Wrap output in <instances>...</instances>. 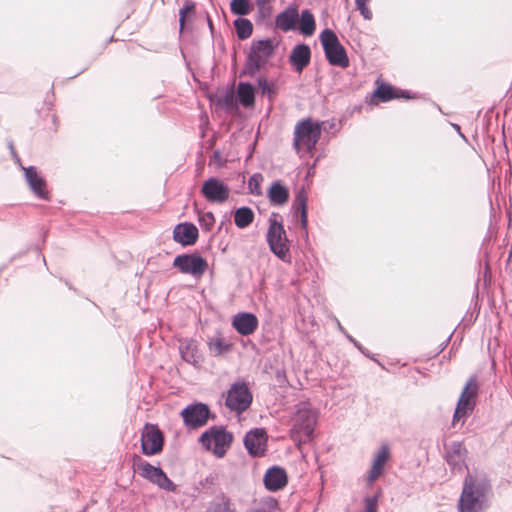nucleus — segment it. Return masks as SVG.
Segmentation results:
<instances>
[{"mask_svg": "<svg viewBox=\"0 0 512 512\" xmlns=\"http://www.w3.org/2000/svg\"><path fill=\"white\" fill-rule=\"evenodd\" d=\"M493 495L490 480L484 473H468L459 498V512H484L490 507Z\"/></svg>", "mask_w": 512, "mask_h": 512, "instance_id": "nucleus-1", "label": "nucleus"}, {"mask_svg": "<svg viewBox=\"0 0 512 512\" xmlns=\"http://www.w3.org/2000/svg\"><path fill=\"white\" fill-rule=\"evenodd\" d=\"M275 27L282 32L298 30L304 36H312L316 30V21L309 9L299 13L298 7L291 4L275 17Z\"/></svg>", "mask_w": 512, "mask_h": 512, "instance_id": "nucleus-2", "label": "nucleus"}, {"mask_svg": "<svg viewBox=\"0 0 512 512\" xmlns=\"http://www.w3.org/2000/svg\"><path fill=\"white\" fill-rule=\"evenodd\" d=\"M317 422V413L310 402L302 401L296 405V411L292 418L290 437L295 442L311 440Z\"/></svg>", "mask_w": 512, "mask_h": 512, "instance_id": "nucleus-3", "label": "nucleus"}, {"mask_svg": "<svg viewBox=\"0 0 512 512\" xmlns=\"http://www.w3.org/2000/svg\"><path fill=\"white\" fill-rule=\"evenodd\" d=\"M131 460L134 471L142 478L156 485L159 489L167 492H177V485L167 476L162 468L150 464L137 454H133Z\"/></svg>", "mask_w": 512, "mask_h": 512, "instance_id": "nucleus-4", "label": "nucleus"}, {"mask_svg": "<svg viewBox=\"0 0 512 512\" xmlns=\"http://www.w3.org/2000/svg\"><path fill=\"white\" fill-rule=\"evenodd\" d=\"M277 216L278 214L273 213L269 217V227L266 235L267 243L270 251L275 256L284 262L290 263V243L282 223L276 219Z\"/></svg>", "mask_w": 512, "mask_h": 512, "instance_id": "nucleus-5", "label": "nucleus"}, {"mask_svg": "<svg viewBox=\"0 0 512 512\" xmlns=\"http://www.w3.org/2000/svg\"><path fill=\"white\" fill-rule=\"evenodd\" d=\"M320 41L326 60L330 65L343 69L349 66L347 52L333 30L324 29L320 34Z\"/></svg>", "mask_w": 512, "mask_h": 512, "instance_id": "nucleus-6", "label": "nucleus"}, {"mask_svg": "<svg viewBox=\"0 0 512 512\" xmlns=\"http://www.w3.org/2000/svg\"><path fill=\"white\" fill-rule=\"evenodd\" d=\"M321 137V125L311 118L300 121L295 127L294 132V148L299 151L300 146L306 148L307 151L315 149Z\"/></svg>", "mask_w": 512, "mask_h": 512, "instance_id": "nucleus-7", "label": "nucleus"}, {"mask_svg": "<svg viewBox=\"0 0 512 512\" xmlns=\"http://www.w3.org/2000/svg\"><path fill=\"white\" fill-rule=\"evenodd\" d=\"M479 386L475 375L471 376L465 387L463 388L459 400L457 402L452 422L456 424L462 418L471 415L476 406V398L478 395Z\"/></svg>", "mask_w": 512, "mask_h": 512, "instance_id": "nucleus-8", "label": "nucleus"}, {"mask_svg": "<svg viewBox=\"0 0 512 512\" xmlns=\"http://www.w3.org/2000/svg\"><path fill=\"white\" fill-rule=\"evenodd\" d=\"M233 441V434L223 426H212L206 430L199 438L202 446L210 450L212 443L214 444L213 453L221 458L226 453V447H229Z\"/></svg>", "mask_w": 512, "mask_h": 512, "instance_id": "nucleus-9", "label": "nucleus"}, {"mask_svg": "<svg viewBox=\"0 0 512 512\" xmlns=\"http://www.w3.org/2000/svg\"><path fill=\"white\" fill-rule=\"evenodd\" d=\"M253 394L245 381L234 382L227 391L226 407L237 414L245 412L251 406Z\"/></svg>", "mask_w": 512, "mask_h": 512, "instance_id": "nucleus-10", "label": "nucleus"}, {"mask_svg": "<svg viewBox=\"0 0 512 512\" xmlns=\"http://www.w3.org/2000/svg\"><path fill=\"white\" fill-rule=\"evenodd\" d=\"M172 267L182 274L200 279L208 268V262L198 252L183 253L174 258Z\"/></svg>", "mask_w": 512, "mask_h": 512, "instance_id": "nucleus-11", "label": "nucleus"}, {"mask_svg": "<svg viewBox=\"0 0 512 512\" xmlns=\"http://www.w3.org/2000/svg\"><path fill=\"white\" fill-rule=\"evenodd\" d=\"M140 441L143 455H157L163 450L164 434L157 424L146 423L142 429Z\"/></svg>", "mask_w": 512, "mask_h": 512, "instance_id": "nucleus-12", "label": "nucleus"}, {"mask_svg": "<svg viewBox=\"0 0 512 512\" xmlns=\"http://www.w3.org/2000/svg\"><path fill=\"white\" fill-rule=\"evenodd\" d=\"M184 425L192 430L203 427L211 416L210 408L202 402H194L187 405L180 413Z\"/></svg>", "mask_w": 512, "mask_h": 512, "instance_id": "nucleus-13", "label": "nucleus"}, {"mask_svg": "<svg viewBox=\"0 0 512 512\" xmlns=\"http://www.w3.org/2000/svg\"><path fill=\"white\" fill-rule=\"evenodd\" d=\"M445 461L447 462L451 472L461 473L467 469L466 458L467 449L460 441H452L449 444H444Z\"/></svg>", "mask_w": 512, "mask_h": 512, "instance_id": "nucleus-14", "label": "nucleus"}, {"mask_svg": "<svg viewBox=\"0 0 512 512\" xmlns=\"http://www.w3.org/2000/svg\"><path fill=\"white\" fill-rule=\"evenodd\" d=\"M201 194L211 203H223L229 198L230 189L218 178L210 177L201 187Z\"/></svg>", "mask_w": 512, "mask_h": 512, "instance_id": "nucleus-15", "label": "nucleus"}, {"mask_svg": "<svg viewBox=\"0 0 512 512\" xmlns=\"http://www.w3.org/2000/svg\"><path fill=\"white\" fill-rule=\"evenodd\" d=\"M244 446L248 454L254 458L261 457L267 449V434L263 428L248 431L244 437Z\"/></svg>", "mask_w": 512, "mask_h": 512, "instance_id": "nucleus-16", "label": "nucleus"}, {"mask_svg": "<svg viewBox=\"0 0 512 512\" xmlns=\"http://www.w3.org/2000/svg\"><path fill=\"white\" fill-rule=\"evenodd\" d=\"M25 180L28 184L31 192L39 199L49 200L50 192L47 188L46 180L38 173V170L35 166L23 167Z\"/></svg>", "mask_w": 512, "mask_h": 512, "instance_id": "nucleus-17", "label": "nucleus"}, {"mask_svg": "<svg viewBox=\"0 0 512 512\" xmlns=\"http://www.w3.org/2000/svg\"><path fill=\"white\" fill-rule=\"evenodd\" d=\"M179 353L183 361L194 367L200 366L203 362V356L199 350V343L193 338H185L180 341Z\"/></svg>", "mask_w": 512, "mask_h": 512, "instance_id": "nucleus-18", "label": "nucleus"}, {"mask_svg": "<svg viewBox=\"0 0 512 512\" xmlns=\"http://www.w3.org/2000/svg\"><path fill=\"white\" fill-rule=\"evenodd\" d=\"M263 482L268 491L276 492L287 485L288 476L284 468L280 466H272L266 470Z\"/></svg>", "mask_w": 512, "mask_h": 512, "instance_id": "nucleus-19", "label": "nucleus"}, {"mask_svg": "<svg viewBox=\"0 0 512 512\" xmlns=\"http://www.w3.org/2000/svg\"><path fill=\"white\" fill-rule=\"evenodd\" d=\"M198 235L197 227L190 222L179 223L173 229V240L182 246L194 245Z\"/></svg>", "mask_w": 512, "mask_h": 512, "instance_id": "nucleus-20", "label": "nucleus"}, {"mask_svg": "<svg viewBox=\"0 0 512 512\" xmlns=\"http://www.w3.org/2000/svg\"><path fill=\"white\" fill-rule=\"evenodd\" d=\"M258 318L250 312H240L233 317L232 326L242 336L252 334L258 327Z\"/></svg>", "mask_w": 512, "mask_h": 512, "instance_id": "nucleus-21", "label": "nucleus"}, {"mask_svg": "<svg viewBox=\"0 0 512 512\" xmlns=\"http://www.w3.org/2000/svg\"><path fill=\"white\" fill-rule=\"evenodd\" d=\"M311 61V49L309 45L300 43L294 46L290 55L289 62L295 71L301 73Z\"/></svg>", "mask_w": 512, "mask_h": 512, "instance_id": "nucleus-22", "label": "nucleus"}, {"mask_svg": "<svg viewBox=\"0 0 512 512\" xmlns=\"http://www.w3.org/2000/svg\"><path fill=\"white\" fill-rule=\"evenodd\" d=\"M389 456L390 452L388 445H382L372 461V466L369 470L367 477L369 483L374 482L383 473L385 464L388 461Z\"/></svg>", "mask_w": 512, "mask_h": 512, "instance_id": "nucleus-23", "label": "nucleus"}, {"mask_svg": "<svg viewBox=\"0 0 512 512\" xmlns=\"http://www.w3.org/2000/svg\"><path fill=\"white\" fill-rule=\"evenodd\" d=\"M307 193L304 188H301L295 195L292 208L295 210V214L300 216L301 228L307 232L308 226V211H307Z\"/></svg>", "mask_w": 512, "mask_h": 512, "instance_id": "nucleus-24", "label": "nucleus"}, {"mask_svg": "<svg viewBox=\"0 0 512 512\" xmlns=\"http://www.w3.org/2000/svg\"><path fill=\"white\" fill-rule=\"evenodd\" d=\"M256 89L250 82H240L237 87V100L245 108L255 104Z\"/></svg>", "mask_w": 512, "mask_h": 512, "instance_id": "nucleus-25", "label": "nucleus"}, {"mask_svg": "<svg viewBox=\"0 0 512 512\" xmlns=\"http://www.w3.org/2000/svg\"><path fill=\"white\" fill-rule=\"evenodd\" d=\"M268 198L273 205H283L289 199V191L281 181L277 180L271 184Z\"/></svg>", "mask_w": 512, "mask_h": 512, "instance_id": "nucleus-26", "label": "nucleus"}, {"mask_svg": "<svg viewBox=\"0 0 512 512\" xmlns=\"http://www.w3.org/2000/svg\"><path fill=\"white\" fill-rule=\"evenodd\" d=\"M206 512H236L232 500L221 492L215 496Z\"/></svg>", "mask_w": 512, "mask_h": 512, "instance_id": "nucleus-27", "label": "nucleus"}, {"mask_svg": "<svg viewBox=\"0 0 512 512\" xmlns=\"http://www.w3.org/2000/svg\"><path fill=\"white\" fill-rule=\"evenodd\" d=\"M275 47L271 39H261L252 44L250 54L262 57L266 62V60L273 55Z\"/></svg>", "mask_w": 512, "mask_h": 512, "instance_id": "nucleus-28", "label": "nucleus"}, {"mask_svg": "<svg viewBox=\"0 0 512 512\" xmlns=\"http://www.w3.org/2000/svg\"><path fill=\"white\" fill-rule=\"evenodd\" d=\"M254 218V212L248 206L239 207L234 211V223L240 229L248 227L254 221Z\"/></svg>", "mask_w": 512, "mask_h": 512, "instance_id": "nucleus-29", "label": "nucleus"}, {"mask_svg": "<svg viewBox=\"0 0 512 512\" xmlns=\"http://www.w3.org/2000/svg\"><path fill=\"white\" fill-rule=\"evenodd\" d=\"M373 96L381 102H388L399 98L398 89L386 83H381L373 92Z\"/></svg>", "mask_w": 512, "mask_h": 512, "instance_id": "nucleus-30", "label": "nucleus"}, {"mask_svg": "<svg viewBox=\"0 0 512 512\" xmlns=\"http://www.w3.org/2000/svg\"><path fill=\"white\" fill-rule=\"evenodd\" d=\"M238 39L245 40L249 38L253 32V24L247 18L238 17L233 22Z\"/></svg>", "mask_w": 512, "mask_h": 512, "instance_id": "nucleus-31", "label": "nucleus"}, {"mask_svg": "<svg viewBox=\"0 0 512 512\" xmlns=\"http://www.w3.org/2000/svg\"><path fill=\"white\" fill-rule=\"evenodd\" d=\"M209 350L214 356H220L224 353L229 352L232 349V345L226 342L221 337L212 338L208 341Z\"/></svg>", "mask_w": 512, "mask_h": 512, "instance_id": "nucleus-32", "label": "nucleus"}, {"mask_svg": "<svg viewBox=\"0 0 512 512\" xmlns=\"http://www.w3.org/2000/svg\"><path fill=\"white\" fill-rule=\"evenodd\" d=\"M251 9L250 0H231L230 2V10L234 15H248Z\"/></svg>", "mask_w": 512, "mask_h": 512, "instance_id": "nucleus-33", "label": "nucleus"}, {"mask_svg": "<svg viewBox=\"0 0 512 512\" xmlns=\"http://www.w3.org/2000/svg\"><path fill=\"white\" fill-rule=\"evenodd\" d=\"M265 61L262 57L249 53L245 73L254 76L264 65Z\"/></svg>", "mask_w": 512, "mask_h": 512, "instance_id": "nucleus-34", "label": "nucleus"}, {"mask_svg": "<svg viewBox=\"0 0 512 512\" xmlns=\"http://www.w3.org/2000/svg\"><path fill=\"white\" fill-rule=\"evenodd\" d=\"M263 181V175L261 173H254L248 180V192L255 196L262 195L261 182Z\"/></svg>", "mask_w": 512, "mask_h": 512, "instance_id": "nucleus-35", "label": "nucleus"}, {"mask_svg": "<svg viewBox=\"0 0 512 512\" xmlns=\"http://www.w3.org/2000/svg\"><path fill=\"white\" fill-rule=\"evenodd\" d=\"M195 6L196 5L193 0H184L183 7L179 10V23L181 30L184 28L187 13L194 12Z\"/></svg>", "mask_w": 512, "mask_h": 512, "instance_id": "nucleus-36", "label": "nucleus"}, {"mask_svg": "<svg viewBox=\"0 0 512 512\" xmlns=\"http://www.w3.org/2000/svg\"><path fill=\"white\" fill-rule=\"evenodd\" d=\"M257 84L263 95H267L268 97L271 98L276 94L273 82H269L265 78L260 77L257 80Z\"/></svg>", "mask_w": 512, "mask_h": 512, "instance_id": "nucleus-37", "label": "nucleus"}, {"mask_svg": "<svg viewBox=\"0 0 512 512\" xmlns=\"http://www.w3.org/2000/svg\"><path fill=\"white\" fill-rule=\"evenodd\" d=\"M200 226L206 230L210 231L215 223V218L212 212H205L199 216Z\"/></svg>", "mask_w": 512, "mask_h": 512, "instance_id": "nucleus-38", "label": "nucleus"}, {"mask_svg": "<svg viewBox=\"0 0 512 512\" xmlns=\"http://www.w3.org/2000/svg\"><path fill=\"white\" fill-rule=\"evenodd\" d=\"M378 499L379 494L365 497V511L364 512H378Z\"/></svg>", "mask_w": 512, "mask_h": 512, "instance_id": "nucleus-39", "label": "nucleus"}, {"mask_svg": "<svg viewBox=\"0 0 512 512\" xmlns=\"http://www.w3.org/2000/svg\"><path fill=\"white\" fill-rule=\"evenodd\" d=\"M368 1L369 0H355L357 9L366 20L372 19L373 16L371 10L367 7Z\"/></svg>", "mask_w": 512, "mask_h": 512, "instance_id": "nucleus-40", "label": "nucleus"}, {"mask_svg": "<svg viewBox=\"0 0 512 512\" xmlns=\"http://www.w3.org/2000/svg\"><path fill=\"white\" fill-rule=\"evenodd\" d=\"M345 337L351 342L362 354H364L367 357H370L369 352L349 333L345 335Z\"/></svg>", "mask_w": 512, "mask_h": 512, "instance_id": "nucleus-41", "label": "nucleus"}, {"mask_svg": "<svg viewBox=\"0 0 512 512\" xmlns=\"http://www.w3.org/2000/svg\"><path fill=\"white\" fill-rule=\"evenodd\" d=\"M258 13L261 15L262 18L269 17L272 13V7L268 4L263 5H257Z\"/></svg>", "mask_w": 512, "mask_h": 512, "instance_id": "nucleus-42", "label": "nucleus"}, {"mask_svg": "<svg viewBox=\"0 0 512 512\" xmlns=\"http://www.w3.org/2000/svg\"><path fill=\"white\" fill-rule=\"evenodd\" d=\"M224 104L227 108H233L235 106L233 94H227L225 96Z\"/></svg>", "mask_w": 512, "mask_h": 512, "instance_id": "nucleus-43", "label": "nucleus"}, {"mask_svg": "<svg viewBox=\"0 0 512 512\" xmlns=\"http://www.w3.org/2000/svg\"><path fill=\"white\" fill-rule=\"evenodd\" d=\"M399 98L410 99L412 98L410 91L398 89Z\"/></svg>", "mask_w": 512, "mask_h": 512, "instance_id": "nucleus-44", "label": "nucleus"}, {"mask_svg": "<svg viewBox=\"0 0 512 512\" xmlns=\"http://www.w3.org/2000/svg\"><path fill=\"white\" fill-rule=\"evenodd\" d=\"M453 128L457 131V133L459 134V136L464 140V141H468L466 136L461 132V128L458 124H452Z\"/></svg>", "mask_w": 512, "mask_h": 512, "instance_id": "nucleus-45", "label": "nucleus"}, {"mask_svg": "<svg viewBox=\"0 0 512 512\" xmlns=\"http://www.w3.org/2000/svg\"><path fill=\"white\" fill-rule=\"evenodd\" d=\"M452 334H450L447 339L442 343L440 344V350H439V353L442 352L448 345L449 341H450V338H451Z\"/></svg>", "mask_w": 512, "mask_h": 512, "instance_id": "nucleus-46", "label": "nucleus"}, {"mask_svg": "<svg viewBox=\"0 0 512 512\" xmlns=\"http://www.w3.org/2000/svg\"><path fill=\"white\" fill-rule=\"evenodd\" d=\"M220 157H221V152L219 150H215L213 152V158L216 160V161H219L220 160Z\"/></svg>", "mask_w": 512, "mask_h": 512, "instance_id": "nucleus-47", "label": "nucleus"}, {"mask_svg": "<svg viewBox=\"0 0 512 512\" xmlns=\"http://www.w3.org/2000/svg\"><path fill=\"white\" fill-rule=\"evenodd\" d=\"M337 327H338L339 331L341 333H343V335L347 334V331L342 327V325L340 324V322L338 320H337Z\"/></svg>", "mask_w": 512, "mask_h": 512, "instance_id": "nucleus-48", "label": "nucleus"}, {"mask_svg": "<svg viewBox=\"0 0 512 512\" xmlns=\"http://www.w3.org/2000/svg\"><path fill=\"white\" fill-rule=\"evenodd\" d=\"M271 0H256V5L268 4Z\"/></svg>", "mask_w": 512, "mask_h": 512, "instance_id": "nucleus-49", "label": "nucleus"}, {"mask_svg": "<svg viewBox=\"0 0 512 512\" xmlns=\"http://www.w3.org/2000/svg\"><path fill=\"white\" fill-rule=\"evenodd\" d=\"M208 26H209L210 30L213 31V23L209 16H208Z\"/></svg>", "mask_w": 512, "mask_h": 512, "instance_id": "nucleus-50", "label": "nucleus"}, {"mask_svg": "<svg viewBox=\"0 0 512 512\" xmlns=\"http://www.w3.org/2000/svg\"><path fill=\"white\" fill-rule=\"evenodd\" d=\"M284 377H285V375H284V374H283V375H281L279 371L277 372V378H278V380H279L280 378H284Z\"/></svg>", "mask_w": 512, "mask_h": 512, "instance_id": "nucleus-51", "label": "nucleus"}, {"mask_svg": "<svg viewBox=\"0 0 512 512\" xmlns=\"http://www.w3.org/2000/svg\"><path fill=\"white\" fill-rule=\"evenodd\" d=\"M284 377H285V375H284V374H283V375H281L279 371L277 372V378H278V380H279L280 378H284Z\"/></svg>", "mask_w": 512, "mask_h": 512, "instance_id": "nucleus-52", "label": "nucleus"}, {"mask_svg": "<svg viewBox=\"0 0 512 512\" xmlns=\"http://www.w3.org/2000/svg\"><path fill=\"white\" fill-rule=\"evenodd\" d=\"M9 146H10V149H11L12 154H15V151H14V148H13L12 143H10V145H9Z\"/></svg>", "mask_w": 512, "mask_h": 512, "instance_id": "nucleus-53", "label": "nucleus"}]
</instances>
